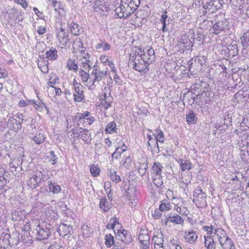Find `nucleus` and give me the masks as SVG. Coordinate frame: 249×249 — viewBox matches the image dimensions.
Segmentation results:
<instances>
[{"instance_id":"1","label":"nucleus","mask_w":249,"mask_h":249,"mask_svg":"<svg viewBox=\"0 0 249 249\" xmlns=\"http://www.w3.org/2000/svg\"><path fill=\"white\" fill-rule=\"evenodd\" d=\"M138 2V4L134 0H121L120 5L115 9L116 14L120 18H127L138 9L140 0Z\"/></svg>"},{"instance_id":"2","label":"nucleus","mask_w":249,"mask_h":249,"mask_svg":"<svg viewBox=\"0 0 249 249\" xmlns=\"http://www.w3.org/2000/svg\"><path fill=\"white\" fill-rule=\"evenodd\" d=\"M73 48L75 52H79L82 58L79 59V65L83 67L85 70H88L92 66V63L89 60V54L85 52V47L83 46L82 41L78 39L73 43Z\"/></svg>"},{"instance_id":"3","label":"nucleus","mask_w":249,"mask_h":249,"mask_svg":"<svg viewBox=\"0 0 249 249\" xmlns=\"http://www.w3.org/2000/svg\"><path fill=\"white\" fill-rule=\"evenodd\" d=\"M224 3L223 0H207L203 2V8L204 9L205 14L206 13L212 14L221 9Z\"/></svg>"},{"instance_id":"4","label":"nucleus","mask_w":249,"mask_h":249,"mask_svg":"<svg viewBox=\"0 0 249 249\" xmlns=\"http://www.w3.org/2000/svg\"><path fill=\"white\" fill-rule=\"evenodd\" d=\"M93 67L94 68L91 73L92 80L91 85L89 86L90 89H93L95 86L99 84V82L106 76L107 73V71L104 72L95 68V66Z\"/></svg>"},{"instance_id":"5","label":"nucleus","mask_w":249,"mask_h":249,"mask_svg":"<svg viewBox=\"0 0 249 249\" xmlns=\"http://www.w3.org/2000/svg\"><path fill=\"white\" fill-rule=\"evenodd\" d=\"M142 53L140 56L141 60H142L143 63L149 65L155 57L154 49L152 48L146 47L143 49Z\"/></svg>"},{"instance_id":"6","label":"nucleus","mask_w":249,"mask_h":249,"mask_svg":"<svg viewBox=\"0 0 249 249\" xmlns=\"http://www.w3.org/2000/svg\"><path fill=\"white\" fill-rule=\"evenodd\" d=\"M229 21L227 19L224 18L222 20L217 21L213 25V33L217 35L222 31L228 29Z\"/></svg>"},{"instance_id":"7","label":"nucleus","mask_w":249,"mask_h":249,"mask_svg":"<svg viewBox=\"0 0 249 249\" xmlns=\"http://www.w3.org/2000/svg\"><path fill=\"white\" fill-rule=\"evenodd\" d=\"M84 89L83 86L81 84L74 85V88L73 89L74 90L73 100L75 102H80L84 99Z\"/></svg>"},{"instance_id":"8","label":"nucleus","mask_w":249,"mask_h":249,"mask_svg":"<svg viewBox=\"0 0 249 249\" xmlns=\"http://www.w3.org/2000/svg\"><path fill=\"white\" fill-rule=\"evenodd\" d=\"M164 236L162 233L157 232L152 238V242L154 244L155 249H165L163 246Z\"/></svg>"},{"instance_id":"9","label":"nucleus","mask_w":249,"mask_h":249,"mask_svg":"<svg viewBox=\"0 0 249 249\" xmlns=\"http://www.w3.org/2000/svg\"><path fill=\"white\" fill-rule=\"evenodd\" d=\"M109 3L108 0H96L93 5L96 12L100 10L107 11L109 10Z\"/></svg>"},{"instance_id":"10","label":"nucleus","mask_w":249,"mask_h":249,"mask_svg":"<svg viewBox=\"0 0 249 249\" xmlns=\"http://www.w3.org/2000/svg\"><path fill=\"white\" fill-rule=\"evenodd\" d=\"M184 237L186 242L191 244H194L198 238L196 231L193 230L185 231Z\"/></svg>"},{"instance_id":"11","label":"nucleus","mask_w":249,"mask_h":249,"mask_svg":"<svg viewBox=\"0 0 249 249\" xmlns=\"http://www.w3.org/2000/svg\"><path fill=\"white\" fill-rule=\"evenodd\" d=\"M124 196L129 200L137 199V193L136 188L134 186H128Z\"/></svg>"},{"instance_id":"12","label":"nucleus","mask_w":249,"mask_h":249,"mask_svg":"<svg viewBox=\"0 0 249 249\" xmlns=\"http://www.w3.org/2000/svg\"><path fill=\"white\" fill-rule=\"evenodd\" d=\"M79 130L80 131L78 135L77 136V138H81L83 141L87 143L90 142L91 138L88 129L80 127Z\"/></svg>"},{"instance_id":"13","label":"nucleus","mask_w":249,"mask_h":249,"mask_svg":"<svg viewBox=\"0 0 249 249\" xmlns=\"http://www.w3.org/2000/svg\"><path fill=\"white\" fill-rule=\"evenodd\" d=\"M234 99L237 103L247 102L249 99V94L240 90L234 95Z\"/></svg>"},{"instance_id":"14","label":"nucleus","mask_w":249,"mask_h":249,"mask_svg":"<svg viewBox=\"0 0 249 249\" xmlns=\"http://www.w3.org/2000/svg\"><path fill=\"white\" fill-rule=\"evenodd\" d=\"M206 198V195H201L199 196L196 195V196H194L193 201L196 202V205L197 207H205L207 206V202L205 200Z\"/></svg>"},{"instance_id":"15","label":"nucleus","mask_w":249,"mask_h":249,"mask_svg":"<svg viewBox=\"0 0 249 249\" xmlns=\"http://www.w3.org/2000/svg\"><path fill=\"white\" fill-rule=\"evenodd\" d=\"M68 26L71 33L74 36H79L83 32L82 27L75 22L68 23Z\"/></svg>"},{"instance_id":"16","label":"nucleus","mask_w":249,"mask_h":249,"mask_svg":"<svg viewBox=\"0 0 249 249\" xmlns=\"http://www.w3.org/2000/svg\"><path fill=\"white\" fill-rule=\"evenodd\" d=\"M119 239L122 242L128 243L131 241V236L129 232L123 230L121 232L119 231L117 235Z\"/></svg>"},{"instance_id":"17","label":"nucleus","mask_w":249,"mask_h":249,"mask_svg":"<svg viewBox=\"0 0 249 249\" xmlns=\"http://www.w3.org/2000/svg\"><path fill=\"white\" fill-rule=\"evenodd\" d=\"M72 227L70 225L62 223L59 227V232L61 236H65L71 233Z\"/></svg>"},{"instance_id":"18","label":"nucleus","mask_w":249,"mask_h":249,"mask_svg":"<svg viewBox=\"0 0 249 249\" xmlns=\"http://www.w3.org/2000/svg\"><path fill=\"white\" fill-rule=\"evenodd\" d=\"M57 37L60 43L64 46H66L70 42V39L69 38V33H58Z\"/></svg>"},{"instance_id":"19","label":"nucleus","mask_w":249,"mask_h":249,"mask_svg":"<svg viewBox=\"0 0 249 249\" xmlns=\"http://www.w3.org/2000/svg\"><path fill=\"white\" fill-rule=\"evenodd\" d=\"M139 240L142 244V248H149L150 236L147 233H140L139 235Z\"/></svg>"},{"instance_id":"20","label":"nucleus","mask_w":249,"mask_h":249,"mask_svg":"<svg viewBox=\"0 0 249 249\" xmlns=\"http://www.w3.org/2000/svg\"><path fill=\"white\" fill-rule=\"evenodd\" d=\"M99 206L104 212H108L112 207V204L109 202L106 198L103 197L100 199Z\"/></svg>"},{"instance_id":"21","label":"nucleus","mask_w":249,"mask_h":249,"mask_svg":"<svg viewBox=\"0 0 249 249\" xmlns=\"http://www.w3.org/2000/svg\"><path fill=\"white\" fill-rule=\"evenodd\" d=\"M46 57L51 61L56 60L58 57L56 49L55 48L51 47L49 50L46 52Z\"/></svg>"},{"instance_id":"22","label":"nucleus","mask_w":249,"mask_h":249,"mask_svg":"<svg viewBox=\"0 0 249 249\" xmlns=\"http://www.w3.org/2000/svg\"><path fill=\"white\" fill-rule=\"evenodd\" d=\"M39 230L37 231V238L40 240H44L47 239L49 237L50 231L48 229L40 228V226H38Z\"/></svg>"},{"instance_id":"23","label":"nucleus","mask_w":249,"mask_h":249,"mask_svg":"<svg viewBox=\"0 0 249 249\" xmlns=\"http://www.w3.org/2000/svg\"><path fill=\"white\" fill-rule=\"evenodd\" d=\"M154 135L156 138V142L154 143L155 145H156L158 147V142H160V143H163L164 141V134L160 128H157L155 131V133H154Z\"/></svg>"},{"instance_id":"24","label":"nucleus","mask_w":249,"mask_h":249,"mask_svg":"<svg viewBox=\"0 0 249 249\" xmlns=\"http://www.w3.org/2000/svg\"><path fill=\"white\" fill-rule=\"evenodd\" d=\"M163 166L160 162H155L151 169V173L154 174V176H161Z\"/></svg>"},{"instance_id":"25","label":"nucleus","mask_w":249,"mask_h":249,"mask_svg":"<svg viewBox=\"0 0 249 249\" xmlns=\"http://www.w3.org/2000/svg\"><path fill=\"white\" fill-rule=\"evenodd\" d=\"M132 65L133 68L139 72H147L149 70V68L148 67L149 65L144 63L143 64H138V63L134 62Z\"/></svg>"},{"instance_id":"26","label":"nucleus","mask_w":249,"mask_h":249,"mask_svg":"<svg viewBox=\"0 0 249 249\" xmlns=\"http://www.w3.org/2000/svg\"><path fill=\"white\" fill-rule=\"evenodd\" d=\"M205 247L207 249H215V242L210 236H205Z\"/></svg>"},{"instance_id":"27","label":"nucleus","mask_w":249,"mask_h":249,"mask_svg":"<svg viewBox=\"0 0 249 249\" xmlns=\"http://www.w3.org/2000/svg\"><path fill=\"white\" fill-rule=\"evenodd\" d=\"M197 118L196 114L192 110H190L186 115V121L188 124H195L196 123Z\"/></svg>"},{"instance_id":"28","label":"nucleus","mask_w":249,"mask_h":249,"mask_svg":"<svg viewBox=\"0 0 249 249\" xmlns=\"http://www.w3.org/2000/svg\"><path fill=\"white\" fill-rule=\"evenodd\" d=\"M48 186L49 191L53 194H58L61 190L59 185L53 183L51 181H48Z\"/></svg>"},{"instance_id":"29","label":"nucleus","mask_w":249,"mask_h":249,"mask_svg":"<svg viewBox=\"0 0 249 249\" xmlns=\"http://www.w3.org/2000/svg\"><path fill=\"white\" fill-rule=\"evenodd\" d=\"M170 222L176 224H182L184 222V220L179 215L174 213L170 214Z\"/></svg>"},{"instance_id":"30","label":"nucleus","mask_w":249,"mask_h":249,"mask_svg":"<svg viewBox=\"0 0 249 249\" xmlns=\"http://www.w3.org/2000/svg\"><path fill=\"white\" fill-rule=\"evenodd\" d=\"M240 40L243 49H246L249 46V30L244 34Z\"/></svg>"},{"instance_id":"31","label":"nucleus","mask_w":249,"mask_h":249,"mask_svg":"<svg viewBox=\"0 0 249 249\" xmlns=\"http://www.w3.org/2000/svg\"><path fill=\"white\" fill-rule=\"evenodd\" d=\"M214 233L216 235L219 242H222V239L228 237L226 232L222 229H214Z\"/></svg>"},{"instance_id":"32","label":"nucleus","mask_w":249,"mask_h":249,"mask_svg":"<svg viewBox=\"0 0 249 249\" xmlns=\"http://www.w3.org/2000/svg\"><path fill=\"white\" fill-rule=\"evenodd\" d=\"M172 206L169 201L166 199L161 200L160 202L159 209L160 211L164 212L171 209Z\"/></svg>"},{"instance_id":"33","label":"nucleus","mask_w":249,"mask_h":249,"mask_svg":"<svg viewBox=\"0 0 249 249\" xmlns=\"http://www.w3.org/2000/svg\"><path fill=\"white\" fill-rule=\"evenodd\" d=\"M110 45L106 41L101 40L100 42L98 43L96 46L95 49L99 50L102 49L103 51H108L110 49Z\"/></svg>"},{"instance_id":"34","label":"nucleus","mask_w":249,"mask_h":249,"mask_svg":"<svg viewBox=\"0 0 249 249\" xmlns=\"http://www.w3.org/2000/svg\"><path fill=\"white\" fill-rule=\"evenodd\" d=\"M168 16L167 15V12L164 11L163 13L161 15V18L160 19V21L162 24V31L163 32H165L168 31V30L166 28L167 24V18Z\"/></svg>"},{"instance_id":"35","label":"nucleus","mask_w":249,"mask_h":249,"mask_svg":"<svg viewBox=\"0 0 249 249\" xmlns=\"http://www.w3.org/2000/svg\"><path fill=\"white\" fill-rule=\"evenodd\" d=\"M79 74L83 82H87L89 81V83H91L92 76L91 75L89 76V74L84 71V70H81L80 71Z\"/></svg>"},{"instance_id":"36","label":"nucleus","mask_w":249,"mask_h":249,"mask_svg":"<svg viewBox=\"0 0 249 249\" xmlns=\"http://www.w3.org/2000/svg\"><path fill=\"white\" fill-rule=\"evenodd\" d=\"M133 51L134 50H133L132 53L130 54V60L131 61V62L134 63L137 57V55H140V53H141L142 51L141 48L136 46L135 47V52H133Z\"/></svg>"},{"instance_id":"37","label":"nucleus","mask_w":249,"mask_h":249,"mask_svg":"<svg viewBox=\"0 0 249 249\" xmlns=\"http://www.w3.org/2000/svg\"><path fill=\"white\" fill-rule=\"evenodd\" d=\"M67 68L69 70L76 71L78 70V67L75 60L69 59L67 64Z\"/></svg>"},{"instance_id":"38","label":"nucleus","mask_w":249,"mask_h":249,"mask_svg":"<svg viewBox=\"0 0 249 249\" xmlns=\"http://www.w3.org/2000/svg\"><path fill=\"white\" fill-rule=\"evenodd\" d=\"M153 183L157 188H160L163 184V180L162 176H153Z\"/></svg>"},{"instance_id":"39","label":"nucleus","mask_w":249,"mask_h":249,"mask_svg":"<svg viewBox=\"0 0 249 249\" xmlns=\"http://www.w3.org/2000/svg\"><path fill=\"white\" fill-rule=\"evenodd\" d=\"M181 43L186 45V46H184L186 49H189L190 48L192 47L193 45L192 43V41L186 36H182Z\"/></svg>"},{"instance_id":"40","label":"nucleus","mask_w":249,"mask_h":249,"mask_svg":"<svg viewBox=\"0 0 249 249\" xmlns=\"http://www.w3.org/2000/svg\"><path fill=\"white\" fill-rule=\"evenodd\" d=\"M116 127V123L114 121H112L107 124L106 129L105 132L106 133H111L115 131Z\"/></svg>"},{"instance_id":"41","label":"nucleus","mask_w":249,"mask_h":249,"mask_svg":"<svg viewBox=\"0 0 249 249\" xmlns=\"http://www.w3.org/2000/svg\"><path fill=\"white\" fill-rule=\"evenodd\" d=\"M45 138L43 134L39 133L33 137V140L38 144L42 143L44 142Z\"/></svg>"},{"instance_id":"42","label":"nucleus","mask_w":249,"mask_h":249,"mask_svg":"<svg viewBox=\"0 0 249 249\" xmlns=\"http://www.w3.org/2000/svg\"><path fill=\"white\" fill-rule=\"evenodd\" d=\"M228 49L229 50L228 53L230 56H235L237 55L238 53L236 45L229 46Z\"/></svg>"},{"instance_id":"43","label":"nucleus","mask_w":249,"mask_h":249,"mask_svg":"<svg viewBox=\"0 0 249 249\" xmlns=\"http://www.w3.org/2000/svg\"><path fill=\"white\" fill-rule=\"evenodd\" d=\"M114 243V237L111 234H107L105 236V244L107 247H110Z\"/></svg>"},{"instance_id":"44","label":"nucleus","mask_w":249,"mask_h":249,"mask_svg":"<svg viewBox=\"0 0 249 249\" xmlns=\"http://www.w3.org/2000/svg\"><path fill=\"white\" fill-rule=\"evenodd\" d=\"M180 166L182 171L189 170L191 168V163L189 160H180Z\"/></svg>"},{"instance_id":"45","label":"nucleus","mask_w":249,"mask_h":249,"mask_svg":"<svg viewBox=\"0 0 249 249\" xmlns=\"http://www.w3.org/2000/svg\"><path fill=\"white\" fill-rule=\"evenodd\" d=\"M224 243L223 249H232V247L234 246L233 242L229 237H226Z\"/></svg>"},{"instance_id":"46","label":"nucleus","mask_w":249,"mask_h":249,"mask_svg":"<svg viewBox=\"0 0 249 249\" xmlns=\"http://www.w3.org/2000/svg\"><path fill=\"white\" fill-rule=\"evenodd\" d=\"M90 173L93 177H97L99 175L100 169L96 165H93L90 168Z\"/></svg>"},{"instance_id":"47","label":"nucleus","mask_w":249,"mask_h":249,"mask_svg":"<svg viewBox=\"0 0 249 249\" xmlns=\"http://www.w3.org/2000/svg\"><path fill=\"white\" fill-rule=\"evenodd\" d=\"M57 81H58V78L55 75L51 76L48 82V85L49 86L54 88L53 86L55 84Z\"/></svg>"},{"instance_id":"48","label":"nucleus","mask_w":249,"mask_h":249,"mask_svg":"<svg viewBox=\"0 0 249 249\" xmlns=\"http://www.w3.org/2000/svg\"><path fill=\"white\" fill-rule=\"evenodd\" d=\"M36 180L35 179V178H31L28 182V185L33 189L35 188L38 184Z\"/></svg>"},{"instance_id":"49","label":"nucleus","mask_w":249,"mask_h":249,"mask_svg":"<svg viewBox=\"0 0 249 249\" xmlns=\"http://www.w3.org/2000/svg\"><path fill=\"white\" fill-rule=\"evenodd\" d=\"M148 166L147 164H142L139 167V172L141 176H143L146 172Z\"/></svg>"},{"instance_id":"50","label":"nucleus","mask_w":249,"mask_h":249,"mask_svg":"<svg viewBox=\"0 0 249 249\" xmlns=\"http://www.w3.org/2000/svg\"><path fill=\"white\" fill-rule=\"evenodd\" d=\"M131 160L130 159L129 156L124 157V160L122 161L121 163L124 166V167H126L128 166L129 163L131 162Z\"/></svg>"},{"instance_id":"51","label":"nucleus","mask_w":249,"mask_h":249,"mask_svg":"<svg viewBox=\"0 0 249 249\" xmlns=\"http://www.w3.org/2000/svg\"><path fill=\"white\" fill-rule=\"evenodd\" d=\"M232 124V118L231 116L229 114H227L226 116L225 117L224 119V124L227 126H230Z\"/></svg>"},{"instance_id":"52","label":"nucleus","mask_w":249,"mask_h":249,"mask_svg":"<svg viewBox=\"0 0 249 249\" xmlns=\"http://www.w3.org/2000/svg\"><path fill=\"white\" fill-rule=\"evenodd\" d=\"M82 230L83 231V234L86 236H89L90 233V230L89 227L87 225H83L81 228Z\"/></svg>"},{"instance_id":"53","label":"nucleus","mask_w":249,"mask_h":249,"mask_svg":"<svg viewBox=\"0 0 249 249\" xmlns=\"http://www.w3.org/2000/svg\"><path fill=\"white\" fill-rule=\"evenodd\" d=\"M3 175L0 174V190L7 184V179L3 177Z\"/></svg>"},{"instance_id":"54","label":"nucleus","mask_w":249,"mask_h":249,"mask_svg":"<svg viewBox=\"0 0 249 249\" xmlns=\"http://www.w3.org/2000/svg\"><path fill=\"white\" fill-rule=\"evenodd\" d=\"M48 249H64V248L61 246L59 243L55 242L51 245L48 247Z\"/></svg>"},{"instance_id":"55","label":"nucleus","mask_w":249,"mask_h":249,"mask_svg":"<svg viewBox=\"0 0 249 249\" xmlns=\"http://www.w3.org/2000/svg\"><path fill=\"white\" fill-rule=\"evenodd\" d=\"M50 153L51 155L50 161L52 162V164H54L57 161V158L56 155H55L53 151H51Z\"/></svg>"},{"instance_id":"56","label":"nucleus","mask_w":249,"mask_h":249,"mask_svg":"<svg viewBox=\"0 0 249 249\" xmlns=\"http://www.w3.org/2000/svg\"><path fill=\"white\" fill-rule=\"evenodd\" d=\"M109 223H111V228H114L117 224L120 225L119 221L115 216L109 220Z\"/></svg>"},{"instance_id":"57","label":"nucleus","mask_w":249,"mask_h":249,"mask_svg":"<svg viewBox=\"0 0 249 249\" xmlns=\"http://www.w3.org/2000/svg\"><path fill=\"white\" fill-rule=\"evenodd\" d=\"M101 99L103 100V101L106 102L107 103L110 104L111 106V101L112 100V97L110 96H107L106 93H104L103 98H101Z\"/></svg>"},{"instance_id":"58","label":"nucleus","mask_w":249,"mask_h":249,"mask_svg":"<svg viewBox=\"0 0 249 249\" xmlns=\"http://www.w3.org/2000/svg\"><path fill=\"white\" fill-rule=\"evenodd\" d=\"M160 211V209H156L154 211V213H152V216L154 219H159L160 217L161 213Z\"/></svg>"},{"instance_id":"59","label":"nucleus","mask_w":249,"mask_h":249,"mask_svg":"<svg viewBox=\"0 0 249 249\" xmlns=\"http://www.w3.org/2000/svg\"><path fill=\"white\" fill-rule=\"evenodd\" d=\"M100 60L104 65H107V63L109 61L108 57L106 55H102L100 57Z\"/></svg>"},{"instance_id":"60","label":"nucleus","mask_w":249,"mask_h":249,"mask_svg":"<svg viewBox=\"0 0 249 249\" xmlns=\"http://www.w3.org/2000/svg\"><path fill=\"white\" fill-rule=\"evenodd\" d=\"M118 150H120V147L116 148L115 151L112 154V159H118L121 156Z\"/></svg>"},{"instance_id":"61","label":"nucleus","mask_w":249,"mask_h":249,"mask_svg":"<svg viewBox=\"0 0 249 249\" xmlns=\"http://www.w3.org/2000/svg\"><path fill=\"white\" fill-rule=\"evenodd\" d=\"M201 195H205V194L203 192L200 187H197L195 189L194 194V196H196V195L199 196Z\"/></svg>"},{"instance_id":"62","label":"nucleus","mask_w":249,"mask_h":249,"mask_svg":"<svg viewBox=\"0 0 249 249\" xmlns=\"http://www.w3.org/2000/svg\"><path fill=\"white\" fill-rule=\"evenodd\" d=\"M107 65L109 66V67L111 68V71L113 72L114 73H116V69L115 67L114 64L113 63L112 61H109Z\"/></svg>"},{"instance_id":"63","label":"nucleus","mask_w":249,"mask_h":249,"mask_svg":"<svg viewBox=\"0 0 249 249\" xmlns=\"http://www.w3.org/2000/svg\"><path fill=\"white\" fill-rule=\"evenodd\" d=\"M46 28L41 26H39L37 30V33L40 35L44 34L46 33Z\"/></svg>"},{"instance_id":"64","label":"nucleus","mask_w":249,"mask_h":249,"mask_svg":"<svg viewBox=\"0 0 249 249\" xmlns=\"http://www.w3.org/2000/svg\"><path fill=\"white\" fill-rule=\"evenodd\" d=\"M110 178L112 181H113L116 183H118L121 181L120 177L119 175H117L116 174H115L112 177H111V178Z\"/></svg>"}]
</instances>
